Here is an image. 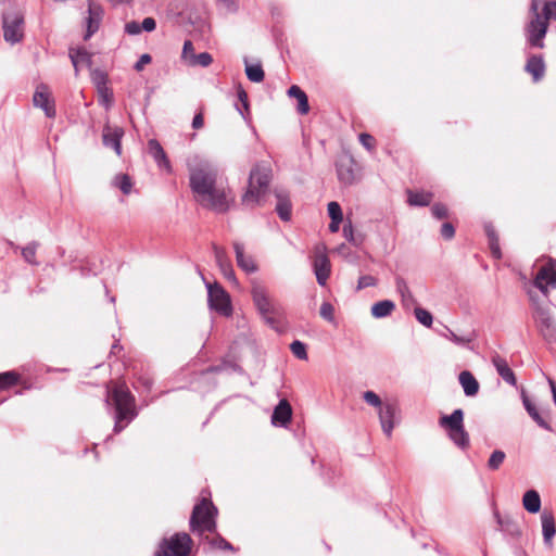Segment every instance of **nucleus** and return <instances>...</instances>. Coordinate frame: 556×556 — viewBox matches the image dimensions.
Segmentation results:
<instances>
[{
  "label": "nucleus",
  "mask_w": 556,
  "mask_h": 556,
  "mask_svg": "<svg viewBox=\"0 0 556 556\" xmlns=\"http://www.w3.org/2000/svg\"><path fill=\"white\" fill-rule=\"evenodd\" d=\"M271 180V164L268 161L255 163L250 170L247 189L241 195V204L251 210L262 206Z\"/></svg>",
  "instance_id": "obj_1"
},
{
  "label": "nucleus",
  "mask_w": 556,
  "mask_h": 556,
  "mask_svg": "<svg viewBox=\"0 0 556 556\" xmlns=\"http://www.w3.org/2000/svg\"><path fill=\"white\" fill-rule=\"evenodd\" d=\"M106 403H113L115 407L114 432L118 433L125 429L138 413L135 397L125 383L116 384L112 390L108 389Z\"/></svg>",
  "instance_id": "obj_2"
},
{
  "label": "nucleus",
  "mask_w": 556,
  "mask_h": 556,
  "mask_svg": "<svg viewBox=\"0 0 556 556\" xmlns=\"http://www.w3.org/2000/svg\"><path fill=\"white\" fill-rule=\"evenodd\" d=\"M190 188L197 202L208 205V163L205 155L190 153L186 161Z\"/></svg>",
  "instance_id": "obj_3"
},
{
  "label": "nucleus",
  "mask_w": 556,
  "mask_h": 556,
  "mask_svg": "<svg viewBox=\"0 0 556 556\" xmlns=\"http://www.w3.org/2000/svg\"><path fill=\"white\" fill-rule=\"evenodd\" d=\"M253 303L263 320L271 329L280 331V324L285 315L280 303L274 301L267 289L258 282H253L251 289Z\"/></svg>",
  "instance_id": "obj_4"
},
{
  "label": "nucleus",
  "mask_w": 556,
  "mask_h": 556,
  "mask_svg": "<svg viewBox=\"0 0 556 556\" xmlns=\"http://www.w3.org/2000/svg\"><path fill=\"white\" fill-rule=\"evenodd\" d=\"M236 204V194L228 185V179L211 170V211L226 213Z\"/></svg>",
  "instance_id": "obj_5"
},
{
  "label": "nucleus",
  "mask_w": 556,
  "mask_h": 556,
  "mask_svg": "<svg viewBox=\"0 0 556 556\" xmlns=\"http://www.w3.org/2000/svg\"><path fill=\"white\" fill-rule=\"evenodd\" d=\"M441 428L445 429L448 439L460 450L469 447L470 439L464 426V412L460 408L450 415H443L439 419Z\"/></svg>",
  "instance_id": "obj_6"
},
{
  "label": "nucleus",
  "mask_w": 556,
  "mask_h": 556,
  "mask_svg": "<svg viewBox=\"0 0 556 556\" xmlns=\"http://www.w3.org/2000/svg\"><path fill=\"white\" fill-rule=\"evenodd\" d=\"M541 2L542 0L531 1L532 17L525 28L529 46L539 49L544 48V38L548 29V22L540 13Z\"/></svg>",
  "instance_id": "obj_7"
},
{
  "label": "nucleus",
  "mask_w": 556,
  "mask_h": 556,
  "mask_svg": "<svg viewBox=\"0 0 556 556\" xmlns=\"http://www.w3.org/2000/svg\"><path fill=\"white\" fill-rule=\"evenodd\" d=\"M3 37L10 45H15L24 36V14L20 10L9 11L2 15Z\"/></svg>",
  "instance_id": "obj_8"
},
{
  "label": "nucleus",
  "mask_w": 556,
  "mask_h": 556,
  "mask_svg": "<svg viewBox=\"0 0 556 556\" xmlns=\"http://www.w3.org/2000/svg\"><path fill=\"white\" fill-rule=\"evenodd\" d=\"M191 549V539L188 533L174 534L164 540L155 556H188Z\"/></svg>",
  "instance_id": "obj_9"
},
{
  "label": "nucleus",
  "mask_w": 556,
  "mask_h": 556,
  "mask_svg": "<svg viewBox=\"0 0 556 556\" xmlns=\"http://www.w3.org/2000/svg\"><path fill=\"white\" fill-rule=\"evenodd\" d=\"M533 318L539 331L547 342L556 341V323L554 321L549 308L535 303Z\"/></svg>",
  "instance_id": "obj_10"
},
{
  "label": "nucleus",
  "mask_w": 556,
  "mask_h": 556,
  "mask_svg": "<svg viewBox=\"0 0 556 556\" xmlns=\"http://www.w3.org/2000/svg\"><path fill=\"white\" fill-rule=\"evenodd\" d=\"M211 309L224 317H230L233 312L229 293L216 281L211 282Z\"/></svg>",
  "instance_id": "obj_11"
},
{
  "label": "nucleus",
  "mask_w": 556,
  "mask_h": 556,
  "mask_svg": "<svg viewBox=\"0 0 556 556\" xmlns=\"http://www.w3.org/2000/svg\"><path fill=\"white\" fill-rule=\"evenodd\" d=\"M534 286L545 295L548 294V288L556 289V260L548 257L547 262L539 269Z\"/></svg>",
  "instance_id": "obj_12"
},
{
  "label": "nucleus",
  "mask_w": 556,
  "mask_h": 556,
  "mask_svg": "<svg viewBox=\"0 0 556 556\" xmlns=\"http://www.w3.org/2000/svg\"><path fill=\"white\" fill-rule=\"evenodd\" d=\"M190 529L193 534L200 536L208 530V500L202 497L199 504L193 507L190 517Z\"/></svg>",
  "instance_id": "obj_13"
},
{
  "label": "nucleus",
  "mask_w": 556,
  "mask_h": 556,
  "mask_svg": "<svg viewBox=\"0 0 556 556\" xmlns=\"http://www.w3.org/2000/svg\"><path fill=\"white\" fill-rule=\"evenodd\" d=\"M355 160L350 154L342 155L338 159L336 162V169L340 184L351 186L355 182Z\"/></svg>",
  "instance_id": "obj_14"
},
{
  "label": "nucleus",
  "mask_w": 556,
  "mask_h": 556,
  "mask_svg": "<svg viewBox=\"0 0 556 556\" xmlns=\"http://www.w3.org/2000/svg\"><path fill=\"white\" fill-rule=\"evenodd\" d=\"M33 104L41 109L48 118H53L56 114L54 101L51 98L48 86L45 84L37 86L33 96Z\"/></svg>",
  "instance_id": "obj_15"
},
{
  "label": "nucleus",
  "mask_w": 556,
  "mask_h": 556,
  "mask_svg": "<svg viewBox=\"0 0 556 556\" xmlns=\"http://www.w3.org/2000/svg\"><path fill=\"white\" fill-rule=\"evenodd\" d=\"M397 412V406L394 403L386 402L378 409V417L382 428L383 433L390 438L392 435V431L394 429V417Z\"/></svg>",
  "instance_id": "obj_16"
},
{
  "label": "nucleus",
  "mask_w": 556,
  "mask_h": 556,
  "mask_svg": "<svg viewBox=\"0 0 556 556\" xmlns=\"http://www.w3.org/2000/svg\"><path fill=\"white\" fill-rule=\"evenodd\" d=\"M292 419V407L290 403L282 399L279 401V403L275 406L270 422L274 427L278 428H287Z\"/></svg>",
  "instance_id": "obj_17"
},
{
  "label": "nucleus",
  "mask_w": 556,
  "mask_h": 556,
  "mask_svg": "<svg viewBox=\"0 0 556 556\" xmlns=\"http://www.w3.org/2000/svg\"><path fill=\"white\" fill-rule=\"evenodd\" d=\"M102 8L93 3L92 1H89L88 16L86 17V34L84 36L85 40L90 39L91 36L98 31L102 20Z\"/></svg>",
  "instance_id": "obj_18"
},
{
  "label": "nucleus",
  "mask_w": 556,
  "mask_h": 556,
  "mask_svg": "<svg viewBox=\"0 0 556 556\" xmlns=\"http://www.w3.org/2000/svg\"><path fill=\"white\" fill-rule=\"evenodd\" d=\"M313 269L318 285L321 287L326 286L331 273V265L325 253H318L315 255Z\"/></svg>",
  "instance_id": "obj_19"
},
{
  "label": "nucleus",
  "mask_w": 556,
  "mask_h": 556,
  "mask_svg": "<svg viewBox=\"0 0 556 556\" xmlns=\"http://www.w3.org/2000/svg\"><path fill=\"white\" fill-rule=\"evenodd\" d=\"M124 130L122 127H111L110 125L104 126L102 140L103 144L108 148H112L117 155L122 154V138Z\"/></svg>",
  "instance_id": "obj_20"
},
{
  "label": "nucleus",
  "mask_w": 556,
  "mask_h": 556,
  "mask_svg": "<svg viewBox=\"0 0 556 556\" xmlns=\"http://www.w3.org/2000/svg\"><path fill=\"white\" fill-rule=\"evenodd\" d=\"M495 518L507 540L518 541L522 536V530L516 520L509 517L503 518L498 513H495Z\"/></svg>",
  "instance_id": "obj_21"
},
{
  "label": "nucleus",
  "mask_w": 556,
  "mask_h": 556,
  "mask_svg": "<svg viewBox=\"0 0 556 556\" xmlns=\"http://www.w3.org/2000/svg\"><path fill=\"white\" fill-rule=\"evenodd\" d=\"M148 149L156 165L161 169H164L166 173L170 174L173 172V167L161 143L156 139H150L148 141Z\"/></svg>",
  "instance_id": "obj_22"
},
{
  "label": "nucleus",
  "mask_w": 556,
  "mask_h": 556,
  "mask_svg": "<svg viewBox=\"0 0 556 556\" xmlns=\"http://www.w3.org/2000/svg\"><path fill=\"white\" fill-rule=\"evenodd\" d=\"M274 194L277 199L276 212L283 222L291 219L292 204L289 192L283 189H275Z\"/></svg>",
  "instance_id": "obj_23"
},
{
  "label": "nucleus",
  "mask_w": 556,
  "mask_h": 556,
  "mask_svg": "<svg viewBox=\"0 0 556 556\" xmlns=\"http://www.w3.org/2000/svg\"><path fill=\"white\" fill-rule=\"evenodd\" d=\"M68 56L77 75L83 67H90L92 65V54L85 48H70Z\"/></svg>",
  "instance_id": "obj_24"
},
{
  "label": "nucleus",
  "mask_w": 556,
  "mask_h": 556,
  "mask_svg": "<svg viewBox=\"0 0 556 556\" xmlns=\"http://www.w3.org/2000/svg\"><path fill=\"white\" fill-rule=\"evenodd\" d=\"M237 265L247 274H253L257 270V265L252 255L247 254L244 245L236 242L233 244Z\"/></svg>",
  "instance_id": "obj_25"
},
{
  "label": "nucleus",
  "mask_w": 556,
  "mask_h": 556,
  "mask_svg": "<svg viewBox=\"0 0 556 556\" xmlns=\"http://www.w3.org/2000/svg\"><path fill=\"white\" fill-rule=\"evenodd\" d=\"M542 535L545 546H553V539L556 534L555 518L553 513L544 510L541 514Z\"/></svg>",
  "instance_id": "obj_26"
},
{
  "label": "nucleus",
  "mask_w": 556,
  "mask_h": 556,
  "mask_svg": "<svg viewBox=\"0 0 556 556\" xmlns=\"http://www.w3.org/2000/svg\"><path fill=\"white\" fill-rule=\"evenodd\" d=\"M441 336L443 338L450 340L451 342H453L456 345H459V346L466 348L470 351H473L472 342L477 338V333L473 330L459 336V334L455 333L453 330H451L448 327H445V331L441 332Z\"/></svg>",
  "instance_id": "obj_27"
},
{
  "label": "nucleus",
  "mask_w": 556,
  "mask_h": 556,
  "mask_svg": "<svg viewBox=\"0 0 556 556\" xmlns=\"http://www.w3.org/2000/svg\"><path fill=\"white\" fill-rule=\"evenodd\" d=\"M492 364L495 367L498 376L509 386L515 387L517 383L516 377L508 363L504 357L496 354L492 357Z\"/></svg>",
  "instance_id": "obj_28"
},
{
  "label": "nucleus",
  "mask_w": 556,
  "mask_h": 556,
  "mask_svg": "<svg viewBox=\"0 0 556 556\" xmlns=\"http://www.w3.org/2000/svg\"><path fill=\"white\" fill-rule=\"evenodd\" d=\"M525 70L529 73L533 81H539L545 74V63L542 55H532L527 60Z\"/></svg>",
  "instance_id": "obj_29"
},
{
  "label": "nucleus",
  "mask_w": 556,
  "mask_h": 556,
  "mask_svg": "<svg viewBox=\"0 0 556 556\" xmlns=\"http://www.w3.org/2000/svg\"><path fill=\"white\" fill-rule=\"evenodd\" d=\"M214 255H215L216 263L219 266L220 271L223 273L224 277L227 278L232 283L238 285L232 265H231L230 261L226 258L224 251L217 247H214Z\"/></svg>",
  "instance_id": "obj_30"
},
{
  "label": "nucleus",
  "mask_w": 556,
  "mask_h": 556,
  "mask_svg": "<svg viewBox=\"0 0 556 556\" xmlns=\"http://www.w3.org/2000/svg\"><path fill=\"white\" fill-rule=\"evenodd\" d=\"M458 380L466 396H475L478 393L479 382L470 371H462L458 376Z\"/></svg>",
  "instance_id": "obj_31"
},
{
  "label": "nucleus",
  "mask_w": 556,
  "mask_h": 556,
  "mask_svg": "<svg viewBox=\"0 0 556 556\" xmlns=\"http://www.w3.org/2000/svg\"><path fill=\"white\" fill-rule=\"evenodd\" d=\"M484 231L488 237L489 241V248L491 251V254L494 258L500 260L502 257V251L500 247V238L498 235L492 225V223H485L484 224Z\"/></svg>",
  "instance_id": "obj_32"
},
{
  "label": "nucleus",
  "mask_w": 556,
  "mask_h": 556,
  "mask_svg": "<svg viewBox=\"0 0 556 556\" xmlns=\"http://www.w3.org/2000/svg\"><path fill=\"white\" fill-rule=\"evenodd\" d=\"M288 96L298 100L296 110L300 114H307L309 111L308 99L306 93L296 85H292L288 89Z\"/></svg>",
  "instance_id": "obj_33"
},
{
  "label": "nucleus",
  "mask_w": 556,
  "mask_h": 556,
  "mask_svg": "<svg viewBox=\"0 0 556 556\" xmlns=\"http://www.w3.org/2000/svg\"><path fill=\"white\" fill-rule=\"evenodd\" d=\"M395 309V303L391 300H382L371 305L370 313L374 318L381 319L390 316Z\"/></svg>",
  "instance_id": "obj_34"
},
{
  "label": "nucleus",
  "mask_w": 556,
  "mask_h": 556,
  "mask_svg": "<svg viewBox=\"0 0 556 556\" xmlns=\"http://www.w3.org/2000/svg\"><path fill=\"white\" fill-rule=\"evenodd\" d=\"M522 505L525 509L530 514H536L541 509V497L538 491L529 490L523 494Z\"/></svg>",
  "instance_id": "obj_35"
},
{
  "label": "nucleus",
  "mask_w": 556,
  "mask_h": 556,
  "mask_svg": "<svg viewBox=\"0 0 556 556\" xmlns=\"http://www.w3.org/2000/svg\"><path fill=\"white\" fill-rule=\"evenodd\" d=\"M395 287L402 298V303L405 307H409L410 305L416 304V300L404 278L397 277L395 279Z\"/></svg>",
  "instance_id": "obj_36"
},
{
  "label": "nucleus",
  "mask_w": 556,
  "mask_h": 556,
  "mask_svg": "<svg viewBox=\"0 0 556 556\" xmlns=\"http://www.w3.org/2000/svg\"><path fill=\"white\" fill-rule=\"evenodd\" d=\"M407 202L410 206H427L432 200V193L426 191H408Z\"/></svg>",
  "instance_id": "obj_37"
},
{
  "label": "nucleus",
  "mask_w": 556,
  "mask_h": 556,
  "mask_svg": "<svg viewBox=\"0 0 556 556\" xmlns=\"http://www.w3.org/2000/svg\"><path fill=\"white\" fill-rule=\"evenodd\" d=\"M244 63L245 74L249 80H251L252 83H261L264 80L265 74L260 62L251 64L245 59Z\"/></svg>",
  "instance_id": "obj_38"
},
{
  "label": "nucleus",
  "mask_w": 556,
  "mask_h": 556,
  "mask_svg": "<svg viewBox=\"0 0 556 556\" xmlns=\"http://www.w3.org/2000/svg\"><path fill=\"white\" fill-rule=\"evenodd\" d=\"M21 380V375L14 370L0 372V391L9 390L17 384Z\"/></svg>",
  "instance_id": "obj_39"
},
{
  "label": "nucleus",
  "mask_w": 556,
  "mask_h": 556,
  "mask_svg": "<svg viewBox=\"0 0 556 556\" xmlns=\"http://www.w3.org/2000/svg\"><path fill=\"white\" fill-rule=\"evenodd\" d=\"M38 242L33 241L28 243L26 247L22 248V256L30 265H38V262L36 260V253L38 248Z\"/></svg>",
  "instance_id": "obj_40"
},
{
  "label": "nucleus",
  "mask_w": 556,
  "mask_h": 556,
  "mask_svg": "<svg viewBox=\"0 0 556 556\" xmlns=\"http://www.w3.org/2000/svg\"><path fill=\"white\" fill-rule=\"evenodd\" d=\"M505 458V452L501 450L493 451L488 459V468L490 470H497L503 465Z\"/></svg>",
  "instance_id": "obj_41"
},
{
  "label": "nucleus",
  "mask_w": 556,
  "mask_h": 556,
  "mask_svg": "<svg viewBox=\"0 0 556 556\" xmlns=\"http://www.w3.org/2000/svg\"><path fill=\"white\" fill-rule=\"evenodd\" d=\"M342 232L344 238L355 247H359L363 242L362 236H355L354 228L351 222L343 225Z\"/></svg>",
  "instance_id": "obj_42"
},
{
  "label": "nucleus",
  "mask_w": 556,
  "mask_h": 556,
  "mask_svg": "<svg viewBox=\"0 0 556 556\" xmlns=\"http://www.w3.org/2000/svg\"><path fill=\"white\" fill-rule=\"evenodd\" d=\"M540 9L542 10L541 15L548 22L551 18L556 20V0L546 1L542 0Z\"/></svg>",
  "instance_id": "obj_43"
},
{
  "label": "nucleus",
  "mask_w": 556,
  "mask_h": 556,
  "mask_svg": "<svg viewBox=\"0 0 556 556\" xmlns=\"http://www.w3.org/2000/svg\"><path fill=\"white\" fill-rule=\"evenodd\" d=\"M114 185L122 190L124 194H128L131 191V180L128 175L121 174L114 179Z\"/></svg>",
  "instance_id": "obj_44"
},
{
  "label": "nucleus",
  "mask_w": 556,
  "mask_h": 556,
  "mask_svg": "<svg viewBox=\"0 0 556 556\" xmlns=\"http://www.w3.org/2000/svg\"><path fill=\"white\" fill-rule=\"evenodd\" d=\"M97 90L99 93L100 104L105 106L106 109H109L112 105V101H113V93H112L111 89L106 85V86L97 88Z\"/></svg>",
  "instance_id": "obj_45"
},
{
  "label": "nucleus",
  "mask_w": 556,
  "mask_h": 556,
  "mask_svg": "<svg viewBox=\"0 0 556 556\" xmlns=\"http://www.w3.org/2000/svg\"><path fill=\"white\" fill-rule=\"evenodd\" d=\"M415 317L416 319L424 325L425 327H431L433 323V317L430 312H428L425 308L416 307L415 311Z\"/></svg>",
  "instance_id": "obj_46"
},
{
  "label": "nucleus",
  "mask_w": 556,
  "mask_h": 556,
  "mask_svg": "<svg viewBox=\"0 0 556 556\" xmlns=\"http://www.w3.org/2000/svg\"><path fill=\"white\" fill-rule=\"evenodd\" d=\"M217 9L223 14L235 13L238 10V0H215Z\"/></svg>",
  "instance_id": "obj_47"
},
{
  "label": "nucleus",
  "mask_w": 556,
  "mask_h": 556,
  "mask_svg": "<svg viewBox=\"0 0 556 556\" xmlns=\"http://www.w3.org/2000/svg\"><path fill=\"white\" fill-rule=\"evenodd\" d=\"M290 350L293 353V355L295 357H298L299 359H301V361L307 359L306 345L303 342H301L299 340L293 341L290 344Z\"/></svg>",
  "instance_id": "obj_48"
},
{
  "label": "nucleus",
  "mask_w": 556,
  "mask_h": 556,
  "mask_svg": "<svg viewBox=\"0 0 556 556\" xmlns=\"http://www.w3.org/2000/svg\"><path fill=\"white\" fill-rule=\"evenodd\" d=\"M212 548L235 552V547L218 534L214 538L211 536V549Z\"/></svg>",
  "instance_id": "obj_49"
},
{
  "label": "nucleus",
  "mask_w": 556,
  "mask_h": 556,
  "mask_svg": "<svg viewBox=\"0 0 556 556\" xmlns=\"http://www.w3.org/2000/svg\"><path fill=\"white\" fill-rule=\"evenodd\" d=\"M187 64L189 66L201 65L202 67H207L208 66V52L191 54Z\"/></svg>",
  "instance_id": "obj_50"
},
{
  "label": "nucleus",
  "mask_w": 556,
  "mask_h": 556,
  "mask_svg": "<svg viewBox=\"0 0 556 556\" xmlns=\"http://www.w3.org/2000/svg\"><path fill=\"white\" fill-rule=\"evenodd\" d=\"M320 316L329 321V323H334V308H333V305L329 302H324L321 305H320Z\"/></svg>",
  "instance_id": "obj_51"
},
{
  "label": "nucleus",
  "mask_w": 556,
  "mask_h": 556,
  "mask_svg": "<svg viewBox=\"0 0 556 556\" xmlns=\"http://www.w3.org/2000/svg\"><path fill=\"white\" fill-rule=\"evenodd\" d=\"M364 401L376 408H380L384 403H382L381 399L374 391H366L363 393Z\"/></svg>",
  "instance_id": "obj_52"
},
{
  "label": "nucleus",
  "mask_w": 556,
  "mask_h": 556,
  "mask_svg": "<svg viewBox=\"0 0 556 556\" xmlns=\"http://www.w3.org/2000/svg\"><path fill=\"white\" fill-rule=\"evenodd\" d=\"M432 216L437 219L448 217V208L445 204L434 203L431 207Z\"/></svg>",
  "instance_id": "obj_53"
},
{
  "label": "nucleus",
  "mask_w": 556,
  "mask_h": 556,
  "mask_svg": "<svg viewBox=\"0 0 556 556\" xmlns=\"http://www.w3.org/2000/svg\"><path fill=\"white\" fill-rule=\"evenodd\" d=\"M358 140L361 142V144L367 150V151H374L375 150V147H376V140L375 138L367 134V132H362L359 136H358Z\"/></svg>",
  "instance_id": "obj_54"
},
{
  "label": "nucleus",
  "mask_w": 556,
  "mask_h": 556,
  "mask_svg": "<svg viewBox=\"0 0 556 556\" xmlns=\"http://www.w3.org/2000/svg\"><path fill=\"white\" fill-rule=\"evenodd\" d=\"M328 214L331 219H342L343 220V214H342L341 206L336 201L328 203Z\"/></svg>",
  "instance_id": "obj_55"
},
{
  "label": "nucleus",
  "mask_w": 556,
  "mask_h": 556,
  "mask_svg": "<svg viewBox=\"0 0 556 556\" xmlns=\"http://www.w3.org/2000/svg\"><path fill=\"white\" fill-rule=\"evenodd\" d=\"M377 279L371 275H364L358 278L357 290H362L368 287H375L377 285Z\"/></svg>",
  "instance_id": "obj_56"
},
{
  "label": "nucleus",
  "mask_w": 556,
  "mask_h": 556,
  "mask_svg": "<svg viewBox=\"0 0 556 556\" xmlns=\"http://www.w3.org/2000/svg\"><path fill=\"white\" fill-rule=\"evenodd\" d=\"M124 31H125V34H127L129 36L140 35L142 33L141 24H139L136 21H130V22L125 24Z\"/></svg>",
  "instance_id": "obj_57"
},
{
  "label": "nucleus",
  "mask_w": 556,
  "mask_h": 556,
  "mask_svg": "<svg viewBox=\"0 0 556 556\" xmlns=\"http://www.w3.org/2000/svg\"><path fill=\"white\" fill-rule=\"evenodd\" d=\"M236 109L239 112V114L242 116V118L250 124L251 123V115H250V106L249 101H244L243 103H237Z\"/></svg>",
  "instance_id": "obj_58"
},
{
  "label": "nucleus",
  "mask_w": 556,
  "mask_h": 556,
  "mask_svg": "<svg viewBox=\"0 0 556 556\" xmlns=\"http://www.w3.org/2000/svg\"><path fill=\"white\" fill-rule=\"evenodd\" d=\"M191 54H195L193 43L191 40H186L182 47L181 60L187 63Z\"/></svg>",
  "instance_id": "obj_59"
},
{
  "label": "nucleus",
  "mask_w": 556,
  "mask_h": 556,
  "mask_svg": "<svg viewBox=\"0 0 556 556\" xmlns=\"http://www.w3.org/2000/svg\"><path fill=\"white\" fill-rule=\"evenodd\" d=\"M440 232H441V236L445 240H451L455 236V228H454V226L451 223H444L441 226V231Z\"/></svg>",
  "instance_id": "obj_60"
},
{
  "label": "nucleus",
  "mask_w": 556,
  "mask_h": 556,
  "mask_svg": "<svg viewBox=\"0 0 556 556\" xmlns=\"http://www.w3.org/2000/svg\"><path fill=\"white\" fill-rule=\"evenodd\" d=\"M92 80L96 84L97 88L106 86V75L101 71H93Z\"/></svg>",
  "instance_id": "obj_61"
},
{
  "label": "nucleus",
  "mask_w": 556,
  "mask_h": 556,
  "mask_svg": "<svg viewBox=\"0 0 556 556\" xmlns=\"http://www.w3.org/2000/svg\"><path fill=\"white\" fill-rule=\"evenodd\" d=\"M156 28V22L153 17H146L141 23V30L152 33Z\"/></svg>",
  "instance_id": "obj_62"
},
{
  "label": "nucleus",
  "mask_w": 556,
  "mask_h": 556,
  "mask_svg": "<svg viewBox=\"0 0 556 556\" xmlns=\"http://www.w3.org/2000/svg\"><path fill=\"white\" fill-rule=\"evenodd\" d=\"M152 58L150 54L148 53H143L139 60L136 62L134 68L137 71V72H140L143 70L144 65L149 64L151 62Z\"/></svg>",
  "instance_id": "obj_63"
},
{
  "label": "nucleus",
  "mask_w": 556,
  "mask_h": 556,
  "mask_svg": "<svg viewBox=\"0 0 556 556\" xmlns=\"http://www.w3.org/2000/svg\"><path fill=\"white\" fill-rule=\"evenodd\" d=\"M531 418L543 429L551 430V426L541 417L538 410L535 413H532Z\"/></svg>",
  "instance_id": "obj_64"
}]
</instances>
